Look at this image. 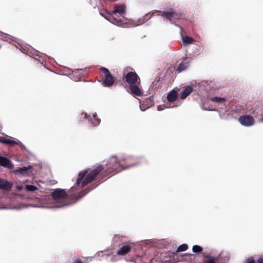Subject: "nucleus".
<instances>
[{
	"label": "nucleus",
	"instance_id": "obj_20",
	"mask_svg": "<svg viewBox=\"0 0 263 263\" xmlns=\"http://www.w3.org/2000/svg\"><path fill=\"white\" fill-rule=\"evenodd\" d=\"M178 94L176 91L173 90L168 94L167 98L168 102H174L177 98Z\"/></svg>",
	"mask_w": 263,
	"mask_h": 263
},
{
	"label": "nucleus",
	"instance_id": "obj_14",
	"mask_svg": "<svg viewBox=\"0 0 263 263\" xmlns=\"http://www.w3.org/2000/svg\"><path fill=\"white\" fill-rule=\"evenodd\" d=\"M13 187L12 182L5 179L0 178V189L10 191Z\"/></svg>",
	"mask_w": 263,
	"mask_h": 263
},
{
	"label": "nucleus",
	"instance_id": "obj_2",
	"mask_svg": "<svg viewBox=\"0 0 263 263\" xmlns=\"http://www.w3.org/2000/svg\"><path fill=\"white\" fill-rule=\"evenodd\" d=\"M125 14V6L123 5H116L111 12L108 16H105V18L114 24L122 26L124 24L127 23L124 17Z\"/></svg>",
	"mask_w": 263,
	"mask_h": 263
},
{
	"label": "nucleus",
	"instance_id": "obj_5",
	"mask_svg": "<svg viewBox=\"0 0 263 263\" xmlns=\"http://www.w3.org/2000/svg\"><path fill=\"white\" fill-rule=\"evenodd\" d=\"M107 165H108L109 168L114 171L117 168V165H119L123 170H124L135 166L137 165V163H132L130 165L124 166L118 161L116 156H113L110 158L108 163Z\"/></svg>",
	"mask_w": 263,
	"mask_h": 263
},
{
	"label": "nucleus",
	"instance_id": "obj_19",
	"mask_svg": "<svg viewBox=\"0 0 263 263\" xmlns=\"http://www.w3.org/2000/svg\"><path fill=\"white\" fill-rule=\"evenodd\" d=\"M219 259L217 257H214L207 255L204 256L203 259V263H218Z\"/></svg>",
	"mask_w": 263,
	"mask_h": 263
},
{
	"label": "nucleus",
	"instance_id": "obj_10",
	"mask_svg": "<svg viewBox=\"0 0 263 263\" xmlns=\"http://www.w3.org/2000/svg\"><path fill=\"white\" fill-rule=\"evenodd\" d=\"M33 171V167L31 165L24 166L22 167H17L15 168L13 172L16 175L21 174L23 176L28 175Z\"/></svg>",
	"mask_w": 263,
	"mask_h": 263
},
{
	"label": "nucleus",
	"instance_id": "obj_1",
	"mask_svg": "<svg viewBox=\"0 0 263 263\" xmlns=\"http://www.w3.org/2000/svg\"><path fill=\"white\" fill-rule=\"evenodd\" d=\"M103 168V166L100 165L87 175L88 169L80 172L79 173L76 183L70 188L69 191V196L70 198L76 200L73 203L79 200L88 193L89 191H82V189L92 181Z\"/></svg>",
	"mask_w": 263,
	"mask_h": 263
},
{
	"label": "nucleus",
	"instance_id": "obj_6",
	"mask_svg": "<svg viewBox=\"0 0 263 263\" xmlns=\"http://www.w3.org/2000/svg\"><path fill=\"white\" fill-rule=\"evenodd\" d=\"M161 15L163 17L164 20L169 21L172 24L174 23L176 21L180 19L181 17L180 14L173 11H164Z\"/></svg>",
	"mask_w": 263,
	"mask_h": 263
},
{
	"label": "nucleus",
	"instance_id": "obj_4",
	"mask_svg": "<svg viewBox=\"0 0 263 263\" xmlns=\"http://www.w3.org/2000/svg\"><path fill=\"white\" fill-rule=\"evenodd\" d=\"M100 69L103 73L102 77L103 85L108 87L112 86L116 81V78L110 74L108 69L101 67Z\"/></svg>",
	"mask_w": 263,
	"mask_h": 263
},
{
	"label": "nucleus",
	"instance_id": "obj_17",
	"mask_svg": "<svg viewBox=\"0 0 263 263\" xmlns=\"http://www.w3.org/2000/svg\"><path fill=\"white\" fill-rule=\"evenodd\" d=\"M131 250V246L129 245L122 246L117 251V255H124L128 253Z\"/></svg>",
	"mask_w": 263,
	"mask_h": 263
},
{
	"label": "nucleus",
	"instance_id": "obj_18",
	"mask_svg": "<svg viewBox=\"0 0 263 263\" xmlns=\"http://www.w3.org/2000/svg\"><path fill=\"white\" fill-rule=\"evenodd\" d=\"M189 66V62L184 61L178 66L176 71L179 73L181 72L182 71L187 69Z\"/></svg>",
	"mask_w": 263,
	"mask_h": 263
},
{
	"label": "nucleus",
	"instance_id": "obj_16",
	"mask_svg": "<svg viewBox=\"0 0 263 263\" xmlns=\"http://www.w3.org/2000/svg\"><path fill=\"white\" fill-rule=\"evenodd\" d=\"M150 18L151 16H149V13H147L143 17L139 19L138 21H129V23L132 24L135 26H137L142 24Z\"/></svg>",
	"mask_w": 263,
	"mask_h": 263
},
{
	"label": "nucleus",
	"instance_id": "obj_24",
	"mask_svg": "<svg viewBox=\"0 0 263 263\" xmlns=\"http://www.w3.org/2000/svg\"><path fill=\"white\" fill-rule=\"evenodd\" d=\"M210 100L212 101L213 102H216L218 103H223L225 102L226 99L225 98L222 97H215L210 98Z\"/></svg>",
	"mask_w": 263,
	"mask_h": 263
},
{
	"label": "nucleus",
	"instance_id": "obj_3",
	"mask_svg": "<svg viewBox=\"0 0 263 263\" xmlns=\"http://www.w3.org/2000/svg\"><path fill=\"white\" fill-rule=\"evenodd\" d=\"M68 196L67 193L65 190L57 189L52 193V197L58 203L57 205L52 206H43L42 208L48 209L63 208L70 204V203H63V200Z\"/></svg>",
	"mask_w": 263,
	"mask_h": 263
},
{
	"label": "nucleus",
	"instance_id": "obj_32",
	"mask_svg": "<svg viewBox=\"0 0 263 263\" xmlns=\"http://www.w3.org/2000/svg\"><path fill=\"white\" fill-rule=\"evenodd\" d=\"M115 257H116L115 256L111 257V258H110V261H111V262H115V261H116V259Z\"/></svg>",
	"mask_w": 263,
	"mask_h": 263
},
{
	"label": "nucleus",
	"instance_id": "obj_21",
	"mask_svg": "<svg viewBox=\"0 0 263 263\" xmlns=\"http://www.w3.org/2000/svg\"><path fill=\"white\" fill-rule=\"evenodd\" d=\"M124 237L123 236H121L120 235H116L114 237V241L117 245H119L120 243H122L124 242Z\"/></svg>",
	"mask_w": 263,
	"mask_h": 263
},
{
	"label": "nucleus",
	"instance_id": "obj_11",
	"mask_svg": "<svg viewBox=\"0 0 263 263\" xmlns=\"http://www.w3.org/2000/svg\"><path fill=\"white\" fill-rule=\"evenodd\" d=\"M196 87L195 84H191L190 85L185 86L180 92V98L182 99L186 98L192 91L194 90V87Z\"/></svg>",
	"mask_w": 263,
	"mask_h": 263
},
{
	"label": "nucleus",
	"instance_id": "obj_31",
	"mask_svg": "<svg viewBox=\"0 0 263 263\" xmlns=\"http://www.w3.org/2000/svg\"><path fill=\"white\" fill-rule=\"evenodd\" d=\"M15 207H13V208H8L7 206H2V207H0V209H15Z\"/></svg>",
	"mask_w": 263,
	"mask_h": 263
},
{
	"label": "nucleus",
	"instance_id": "obj_35",
	"mask_svg": "<svg viewBox=\"0 0 263 263\" xmlns=\"http://www.w3.org/2000/svg\"><path fill=\"white\" fill-rule=\"evenodd\" d=\"M259 122H263V117H262V118H261L259 120Z\"/></svg>",
	"mask_w": 263,
	"mask_h": 263
},
{
	"label": "nucleus",
	"instance_id": "obj_13",
	"mask_svg": "<svg viewBox=\"0 0 263 263\" xmlns=\"http://www.w3.org/2000/svg\"><path fill=\"white\" fill-rule=\"evenodd\" d=\"M0 165L2 166L8 168L10 170L13 167V164L7 157L0 156Z\"/></svg>",
	"mask_w": 263,
	"mask_h": 263
},
{
	"label": "nucleus",
	"instance_id": "obj_29",
	"mask_svg": "<svg viewBox=\"0 0 263 263\" xmlns=\"http://www.w3.org/2000/svg\"><path fill=\"white\" fill-rule=\"evenodd\" d=\"M7 140L8 139L5 138V137L0 136V142L6 144L7 142Z\"/></svg>",
	"mask_w": 263,
	"mask_h": 263
},
{
	"label": "nucleus",
	"instance_id": "obj_27",
	"mask_svg": "<svg viewBox=\"0 0 263 263\" xmlns=\"http://www.w3.org/2000/svg\"><path fill=\"white\" fill-rule=\"evenodd\" d=\"M203 248L198 245H195L193 247L192 251L194 253H200L202 252Z\"/></svg>",
	"mask_w": 263,
	"mask_h": 263
},
{
	"label": "nucleus",
	"instance_id": "obj_37",
	"mask_svg": "<svg viewBox=\"0 0 263 263\" xmlns=\"http://www.w3.org/2000/svg\"><path fill=\"white\" fill-rule=\"evenodd\" d=\"M174 106H166L167 108H171V107H173Z\"/></svg>",
	"mask_w": 263,
	"mask_h": 263
},
{
	"label": "nucleus",
	"instance_id": "obj_23",
	"mask_svg": "<svg viewBox=\"0 0 263 263\" xmlns=\"http://www.w3.org/2000/svg\"><path fill=\"white\" fill-rule=\"evenodd\" d=\"M6 144H18L21 146L22 148H25L24 145L18 140H7V142Z\"/></svg>",
	"mask_w": 263,
	"mask_h": 263
},
{
	"label": "nucleus",
	"instance_id": "obj_22",
	"mask_svg": "<svg viewBox=\"0 0 263 263\" xmlns=\"http://www.w3.org/2000/svg\"><path fill=\"white\" fill-rule=\"evenodd\" d=\"M182 41L184 45L186 46L192 44L194 42V39L189 36H185L182 38Z\"/></svg>",
	"mask_w": 263,
	"mask_h": 263
},
{
	"label": "nucleus",
	"instance_id": "obj_34",
	"mask_svg": "<svg viewBox=\"0 0 263 263\" xmlns=\"http://www.w3.org/2000/svg\"><path fill=\"white\" fill-rule=\"evenodd\" d=\"M158 110H162L163 109H162V108H161V106H158Z\"/></svg>",
	"mask_w": 263,
	"mask_h": 263
},
{
	"label": "nucleus",
	"instance_id": "obj_36",
	"mask_svg": "<svg viewBox=\"0 0 263 263\" xmlns=\"http://www.w3.org/2000/svg\"><path fill=\"white\" fill-rule=\"evenodd\" d=\"M75 263H83V262L80 260H77L75 262Z\"/></svg>",
	"mask_w": 263,
	"mask_h": 263
},
{
	"label": "nucleus",
	"instance_id": "obj_38",
	"mask_svg": "<svg viewBox=\"0 0 263 263\" xmlns=\"http://www.w3.org/2000/svg\"><path fill=\"white\" fill-rule=\"evenodd\" d=\"M200 50V48H197V50Z\"/></svg>",
	"mask_w": 263,
	"mask_h": 263
},
{
	"label": "nucleus",
	"instance_id": "obj_9",
	"mask_svg": "<svg viewBox=\"0 0 263 263\" xmlns=\"http://www.w3.org/2000/svg\"><path fill=\"white\" fill-rule=\"evenodd\" d=\"M192 84H195L196 87H194V90L201 92V93L208 92L210 89V86L206 81H202L200 82H195Z\"/></svg>",
	"mask_w": 263,
	"mask_h": 263
},
{
	"label": "nucleus",
	"instance_id": "obj_30",
	"mask_svg": "<svg viewBox=\"0 0 263 263\" xmlns=\"http://www.w3.org/2000/svg\"><path fill=\"white\" fill-rule=\"evenodd\" d=\"M256 263H263V255L259 257L256 260Z\"/></svg>",
	"mask_w": 263,
	"mask_h": 263
},
{
	"label": "nucleus",
	"instance_id": "obj_12",
	"mask_svg": "<svg viewBox=\"0 0 263 263\" xmlns=\"http://www.w3.org/2000/svg\"><path fill=\"white\" fill-rule=\"evenodd\" d=\"M84 118L88 119L93 126H98L100 123L101 120L97 117L96 113L92 114V115L85 113Z\"/></svg>",
	"mask_w": 263,
	"mask_h": 263
},
{
	"label": "nucleus",
	"instance_id": "obj_7",
	"mask_svg": "<svg viewBox=\"0 0 263 263\" xmlns=\"http://www.w3.org/2000/svg\"><path fill=\"white\" fill-rule=\"evenodd\" d=\"M125 80L129 86L135 84H140V80L136 72H129L125 76Z\"/></svg>",
	"mask_w": 263,
	"mask_h": 263
},
{
	"label": "nucleus",
	"instance_id": "obj_15",
	"mask_svg": "<svg viewBox=\"0 0 263 263\" xmlns=\"http://www.w3.org/2000/svg\"><path fill=\"white\" fill-rule=\"evenodd\" d=\"M140 84H135L129 86V89L131 93L133 95L141 96L143 95V92L139 88Z\"/></svg>",
	"mask_w": 263,
	"mask_h": 263
},
{
	"label": "nucleus",
	"instance_id": "obj_26",
	"mask_svg": "<svg viewBox=\"0 0 263 263\" xmlns=\"http://www.w3.org/2000/svg\"><path fill=\"white\" fill-rule=\"evenodd\" d=\"M25 189L27 191L33 192L36 191L37 188L33 185L26 184L25 185Z\"/></svg>",
	"mask_w": 263,
	"mask_h": 263
},
{
	"label": "nucleus",
	"instance_id": "obj_33",
	"mask_svg": "<svg viewBox=\"0 0 263 263\" xmlns=\"http://www.w3.org/2000/svg\"><path fill=\"white\" fill-rule=\"evenodd\" d=\"M129 159H130V156H127L126 157H123V160H124V161H126V160H128Z\"/></svg>",
	"mask_w": 263,
	"mask_h": 263
},
{
	"label": "nucleus",
	"instance_id": "obj_25",
	"mask_svg": "<svg viewBox=\"0 0 263 263\" xmlns=\"http://www.w3.org/2000/svg\"><path fill=\"white\" fill-rule=\"evenodd\" d=\"M188 249V246L185 244H182L180 246H179L178 248L177 249L176 251H175V253L176 252H183L186 251Z\"/></svg>",
	"mask_w": 263,
	"mask_h": 263
},
{
	"label": "nucleus",
	"instance_id": "obj_28",
	"mask_svg": "<svg viewBox=\"0 0 263 263\" xmlns=\"http://www.w3.org/2000/svg\"><path fill=\"white\" fill-rule=\"evenodd\" d=\"M9 38V36L8 34L4 33L0 31V39H3L4 40H7Z\"/></svg>",
	"mask_w": 263,
	"mask_h": 263
},
{
	"label": "nucleus",
	"instance_id": "obj_8",
	"mask_svg": "<svg viewBox=\"0 0 263 263\" xmlns=\"http://www.w3.org/2000/svg\"><path fill=\"white\" fill-rule=\"evenodd\" d=\"M238 121L239 123L245 126H251L254 124V119L250 115H243L240 116Z\"/></svg>",
	"mask_w": 263,
	"mask_h": 263
}]
</instances>
